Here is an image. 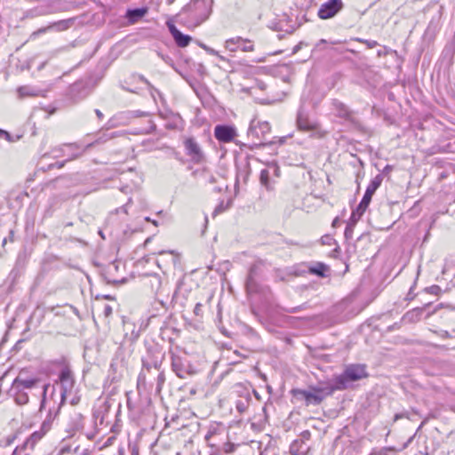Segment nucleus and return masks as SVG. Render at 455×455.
<instances>
[{
    "instance_id": "nucleus-48",
    "label": "nucleus",
    "mask_w": 455,
    "mask_h": 455,
    "mask_svg": "<svg viewBox=\"0 0 455 455\" xmlns=\"http://www.w3.org/2000/svg\"><path fill=\"white\" fill-rule=\"evenodd\" d=\"M338 220H338V218H336V219L333 220V222H332V226H335V225L337 224Z\"/></svg>"
},
{
    "instance_id": "nucleus-17",
    "label": "nucleus",
    "mask_w": 455,
    "mask_h": 455,
    "mask_svg": "<svg viewBox=\"0 0 455 455\" xmlns=\"http://www.w3.org/2000/svg\"><path fill=\"white\" fill-rule=\"evenodd\" d=\"M12 391L13 392L14 401L17 404L23 405L28 402V395L26 390H19V388H13L12 386Z\"/></svg>"
},
{
    "instance_id": "nucleus-20",
    "label": "nucleus",
    "mask_w": 455,
    "mask_h": 455,
    "mask_svg": "<svg viewBox=\"0 0 455 455\" xmlns=\"http://www.w3.org/2000/svg\"><path fill=\"white\" fill-rule=\"evenodd\" d=\"M422 313L423 310L421 308H414L403 315V320L408 323L418 322L421 318Z\"/></svg>"
},
{
    "instance_id": "nucleus-36",
    "label": "nucleus",
    "mask_w": 455,
    "mask_h": 455,
    "mask_svg": "<svg viewBox=\"0 0 455 455\" xmlns=\"http://www.w3.org/2000/svg\"><path fill=\"white\" fill-rule=\"evenodd\" d=\"M112 314V307L109 305L104 306V315L109 316Z\"/></svg>"
},
{
    "instance_id": "nucleus-34",
    "label": "nucleus",
    "mask_w": 455,
    "mask_h": 455,
    "mask_svg": "<svg viewBox=\"0 0 455 455\" xmlns=\"http://www.w3.org/2000/svg\"><path fill=\"white\" fill-rule=\"evenodd\" d=\"M203 48L204 50H206L210 54L212 55H215V56H218L220 57V59H222L221 56H220L219 52L217 51H215L214 49H212V48H209V47H206V46H203Z\"/></svg>"
},
{
    "instance_id": "nucleus-21",
    "label": "nucleus",
    "mask_w": 455,
    "mask_h": 455,
    "mask_svg": "<svg viewBox=\"0 0 455 455\" xmlns=\"http://www.w3.org/2000/svg\"><path fill=\"white\" fill-rule=\"evenodd\" d=\"M147 12H148V10L146 8H138V9H133V10H128L127 17L129 18L131 22L134 23L140 18H142L147 13Z\"/></svg>"
},
{
    "instance_id": "nucleus-1",
    "label": "nucleus",
    "mask_w": 455,
    "mask_h": 455,
    "mask_svg": "<svg viewBox=\"0 0 455 455\" xmlns=\"http://www.w3.org/2000/svg\"><path fill=\"white\" fill-rule=\"evenodd\" d=\"M212 8V0H191L182 9V13L187 15L189 26L197 27L210 17Z\"/></svg>"
},
{
    "instance_id": "nucleus-18",
    "label": "nucleus",
    "mask_w": 455,
    "mask_h": 455,
    "mask_svg": "<svg viewBox=\"0 0 455 455\" xmlns=\"http://www.w3.org/2000/svg\"><path fill=\"white\" fill-rule=\"evenodd\" d=\"M44 435L40 431H35L24 443V447L33 450L38 441H40Z\"/></svg>"
},
{
    "instance_id": "nucleus-14",
    "label": "nucleus",
    "mask_w": 455,
    "mask_h": 455,
    "mask_svg": "<svg viewBox=\"0 0 455 455\" xmlns=\"http://www.w3.org/2000/svg\"><path fill=\"white\" fill-rule=\"evenodd\" d=\"M158 255L161 259H157V265L161 267V263L164 265L176 266L179 263L180 256L173 251H159Z\"/></svg>"
},
{
    "instance_id": "nucleus-6",
    "label": "nucleus",
    "mask_w": 455,
    "mask_h": 455,
    "mask_svg": "<svg viewBox=\"0 0 455 455\" xmlns=\"http://www.w3.org/2000/svg\"><path fill=\"white\" fill-rule=\"evenodd\" d=\"M172 368L180 379H185L187 376L196 373V371L186 359L176 355H172Z\"/></svg>"
},
{
    "instance_id": "nucleus-41",
    "label": "nucleus",
    "mask_w": 455,
    "mask_h": 455,
    "mask_svg": "<svg viewBox=\"0 0 455 455\" xmlns=\"http://www.w3.org/2000/svg\"><path fill=\"white\" fill-rule=\"evenodd\" d=\"M403 417V414H395V420H397V419H401Z\"/></svg>"
},
{
    "instance_id": "nucleus-2",
    "label": "nucleus",
    "mask_w": 455,
    "mask_h": 455,
    "mask_svg": "<svg viewBox=\"0 0 455 455\" xmlns=\"http://www.w3.org/2000/svg\"><path fill=\"white\" fill-rule=\"evenodd\" d=\"M336 390L334 386L312 387L308 390L293 389L291 391L293 396L297 400H304L306 405H317L322 403L326 395H331Z\"/></svg>"
},
{
    "instance_id": "nucleus-15",
    "label": "nucleus",
    "mask_w": 455,
    "mask_h": 455,
    "mask_svg": "<svg viewBox=\"0 0 455 455\" xmlns=\"http://www.w3.org/2000/svg\"><path fill=\"white\" fill-rule=\"evenodd\" d=\"M38 382L39 381L36 379H22L21 376H18L14 379L12 385L13 388H19V390H27L35 387Z\"/></svg>"
},
{
    "instance_id": "nucleus-11",
    "label": "nucleus",
    "mask_w": 455,
    "mask_h": 455,
    "mask_svg": "<svg viewBox=\"0 0 455 455\" xmlns=\"http://www.w3.org/2000/svg\"><path fill=\"white\" fill-rule=\"evenodd\" d=\"M215 138L222 143H229L237 136L236 129L229 125H217L214 128Z\"/></svg>"
},
{
    "instance_id": "nucleus-46",
    "label": "nucleus",
    "mask_w": 455,
    "mask_h": 455,
    "mask_svg": "<svg viewBox=\"0 0 455 455\" xmlns=\"http://www.w3.org/2000/svg\"><path fill=\"white\" fill-rule=\"evenodd\" d=\"M325 43H326V40H324V39H321V40L319 41L318 44H325Z\"/></svg>"
},
{
    "instance_id": "nucleus-32",
    "label": "nucleus",
    "mask_w": 455,
    "mask_h": 455,
    "mask_svg": "<svg viewBox=\"0 0 455 455\" xmlns=\"http://www.w3.org/2000/svg\"><path fill=\"white\" fill-rule=\"evenodd\" d=\"M194 314L197 316L203 315V305L201 303H196L194 308Z\"/></svg>"
},
{
    "instance_id": "nucleus-19",
    "label": "nucleus",
    "mask_w": 455,
    "mask_h": 455,
    "mask_svg": "<svg viewBox=\"0 0 455 455\" xmlns=\"http://www.w3.org/2000/svg\"><path fill=\"white\" fill-rule=\"evenodd\" d=\"M297 124L299 129L301 131H312L316 128L315 124L309 122L307 118L303 116L301 114L298 116Z\"/></svg>"
},
{
    "instance_id": "nucleus-13",
    "label": "nucleus",
    "mask_w": 455,
    "mask_h": 455,
    "mask_svg": "<svg viewBox=\"0 0 455 455\" xmlns=\"http://www.w3.org/2000/svg\"><path fill=\"white\" fill-rule=\"evenodd\" d=\"M168 28H169V31L171 33V35L172 36L176 44L179 46V47H187L189 43L191 42L192 40V37L188 35H184L182 34L176 27L175 25L171 22V21H167L166 23Z\"/></svg>"
},
{
    "instance_id": "nucleus-50",
    "label": "nucleus",
    "mask_w": 455,
    "mask_h": 455,
    "mask_svg": "<svg viewBox=\"0 0 455 455\" xmlns=\"http://www.w3.org/2000/svg\"><path fill=\"white\" fill-rule=\"evenodd\" d=\"M176 455H181L180 452H177Z\"/></svg>"
},
{
    "instance_id": "nucleus-49",
    "label": "nucleus",
    "mask_w": 455,
    "mask_h": 455,
    "mask_svg": "<svg viewBox=\"0 0 455 455\" xmlns=\"http://www.w3.org/2000/svg\"><path fill=\"white\" fill-rule=\"evenodd\" d=\"M6 243V238L4 239L3 244L4 245Z\"/></svg>"
},
{
    "instance_id": "nucleus-26",
    "label": "nucleus",
    "mask_w": 455,
    "mask_h": 455,
    "mask_svg": "<svg viewBox=\"0 0 455 455\" xmlns=\"http://www.w3.org/2000/svg\"><path fill=\"white\" fill-rule=\"evenodd\" d=\"M50 26L48 25L47 27H44V28H38L37 30L34 31L31 35H30V38L31 39H36L38 36L42 35V34H44L48 31H50Z\"/></svg>"
},
{
    "instance_id": "nucleus-38",
    "label": "nucleus",
    "mask_w": 455,
    "mask_h": 455,
    "mask_svg": "<svg viewBox=\"0 0 455 455\" xmlns=\"http://www.w3.org/2000/svg\"><path fill=\"white\" fill-rule=\"evenodd\" d=\"M64 148H65V149H69V150H73V149L79 150V148L75 144L65 145Z\"/></svg>"
},
{
    "instance_id": "nucleus-40",
    "label": "nucleus",
    "mask_w": 455,
    "mask_h": 455,
    "mask_svg": "<svg viewBox=\"0 0 455 455\" xmlns=\"http://www.w3.org/2000/svg\"><path fill=\"white\" fill-rule=\"evenodd\" d=\"M95 114L97 115V116H98L100 119H101V118L103 117V114H102V113H101V111H100V110H99V109H96V110H95Z\"/></svg>"
},
{
    "instance_id": "nucleus-31",
    "label": "nucleus",
    "mask_w": 455,
    "mask_h": 455,
    "mask_svg": "<svg viewBox=\"0 0 455 455\" xmlns=\"http://www.w3.org/2000/svg\"><path fill=\"white\" fill-rule=\"evenodd\" d=\"M227 207L224 206V204L223 202L220 203L215 209H214V212L212 213V216L215 217L217 216L219 213H221L223 212L224 211H226Z\"/></svg>"
},
{
    "instance_id": "nucleus-47",
    "label": "nucleus",
    "mask_w": 455,
    "mask_h": 455,
    "mask_svg": "<svg viewBox=\"0 0 455 455\" xmlns=\"http://www.w3.org/2000/svg\"><path fill=\"white\" fill-rule=\"evenodd\" d=\"M57 164H58V168H61V167H63V165H64V164H63V163H58Z\"/></svg>"
},
{
    "instance_id": "nucleus-28",
    "label": "nucleus",
    "mask_w": 455,
    "mask_h": 455,
    "mask_svg": "<svg viewBox=\"0 0 455 455\" xmlns=\"http://www.w3.org/2000/svg\"><path fill=\"white\" fill-rule=\"evenodd\" d=\"M354 227L355 225H353L351 222H349L347 226L345 229V237L347 239H351L353 237Z\"/></svg>"
},
{
    "instance_id": "nucleus-37",
    "label": "nucleus",
    "mask_w": 455,
    "mask_h": 455,
    "mask_svg": "<svg viewBox=\"0 0 455 455\" xmlns=\"http://www.w3.org/2000/svg\"><path fill=\"white\" fill-rule=\"evenodd\" d=\"M339 115L340 116H343V117H347L348 116V111H347V109L346 108L342 107L340 111H339Z\"/></svg>"
},
{
    "instance_id": "nucleus-4",
    "label": "nucleus",
    "mask_w": 455,
    "mask_h": 455,
    "mask_svg": "<svg viewBox=\"0 0 455 455\" xmlns=\"http://www.w3.org/2000/svg\"><path fill=\"white\" fill-rule=\"evenodd\" d=\"M367 376L365 367L363 365H350L342 375L335 379V389H344L347 387V381H355Z\"/></svg>"
},
{
    "instance_id": "nucleus-29",
    "label": "nucleus",
    "mask_w": 455,
    "mask_h": 455,
    "mask_svg": "<svg viewBox=\"0 0 455 455\" xmlns=\"http://www.w3.org/2000/svg\"><path fill=\"white\" fill-rule=\"evenodd\" d=\"M391 448L384 447L379 450H372L369 455H387L388 451H391Z\"/></svg>"
},
{
    "instance_id": "nucleus-44",
    "label": "nucleus",
    "mask_w": 455,
    "mask_h": 455,
    "mask_svg": "<svg viewBox=\"0 0 455 455\" xmlns=\"http://www.w3.org/2000/svg\"><path fill=\"white\" fill-rule=\"evenodd\" d=\"M325 238H326V239H325V241H323V243H328V240H331V239L330 236H326Z\"/></svg>"
},
{
    "instance_id": "nucleus-9",
    "label": "nucleus",
    "mask_w": 455,
    "mask_h": 455,
    "mask_svg": "<svg viewBox=\"0 0 455 455\" xmlns=\"http://www.w3.org/2000/svg\"><path fill=\"white\" fill-rule=\"evenodd\" d=\"M184 146L186 149L187 155L190 157V159L196 164L201 163L204 155L200 147V145L193 138H188L184 141Z\"/></svg>"
},
{
    "instance_id": "nucleus-22",
    "label": "nucleus",
    "mask_w": 455,
    "mask_h": 455,
    "mask_svg": "<svg viewBox=\"0 0 455 455\" xmlns=\"http://www.w3.org/2000/svg\"><path fill=\"white\" fill-rule=\"evenodd\" d=\"M366 208L362 206L361 204H358L356 209H355L350 216L349 222H351L353 225H355L357 221L361 219V217L365 212Z\"/></svg>"
},
{
    "instance_id": "nucleus-10",
    "label": "nucleus",
    "mask_w": 455,
    "mask_h": 455,
    "mask_svg": "<svg viewBox=\"0 0 455 455\" xmlns=\"http://www.w3.org/2000/svg\"><path fill=\"white\" fill-rule=\"evenodd\" d=\"M225 47L230 52H235L238 48H240L243 52L254 51V45L252 42L241 36H236L226 40Z\"/></svg>"
},
{
    "instance_id": "nucleus-3",
    "label": "nucleus",
    "mask_w": 455,
    "mask_h": 455,
    "mask_svg": "<svg viewBox=\"0 0 455 455\" xmlns=\"http://www.w3.org/2000/svg\"><path fill=\"white\" fill-rule=\"evenodd\" d=\"M59 384L60 386V393L58 395V401L56 402L57 409H60L68 395H73L76 390L75 384L74 375L68 367H64L59 375Z\"/></svg>"
},
{
    "instance_id": "nucleus-51",
    "label": "nucleus",
    "mask_w": 455,
    "mask_h": 455,
    "mask_svg": "<svg viewBox=\"0 0 455 455\" xmlns=\"http://www.w3.org/2000/svg\"><path fill=\"white\" fill-rule=\"evenodd\" d=\"M454 411H455V408H454Z\"/></svg>"
},
{
    "instance_id": "nucleus-5",
    "label": "nucleus",
    "mask_w": 455,
    "mask_h": 455,
    "mask_svg": "<svg viewBox=\"0 0 455 455\" xmlns=\"http://www.w3.org/2000/svg\"><path fill=\"white\" fill-rule=\"evenodd\" d=\"M269 133L270 125L267 122L259 120H252L251 122L248 137L251 138L255 144H265Z\"/></svg>"
},
{
    "instance_id": "nucleus-42",
    "label": "nucleus",
    "mask_w": 455,
    "mask_h": 455,
    "mask_svg": "<svg viewBox=\"0 0 455 455\" xmlns=\"http://www.w3.org/2000/svg\"><path fill=\"white\" fill-rule=\"evenodd\" d=\"M431 290H433V292L435 291V290H439L438 286H432Z\"/></svg>"
},
{
    "instance_id": "nucleus-35",
    "label": "nucleus",
    "mask_w": 455,
    "mask_h": 455,
    "mask_svg": "<svg viewBox=\"0 0 455 455\" xmlns=\"http://www.w3.org/2000/svg\"><path fill=\"white\" fill-rule=\"evenodd\" d=\"M26 448L24 447V445H22L21 447H18L12 451V455H22V452Z\"/></svg>"
},
{
    "instance_id": "nucleus-30",
    "label": "nucleus",
    "mask_w": 455,
    "mask_h": 455,
    "mask_svg": "<svg viewBox=\"0 0 455 455\" xmlns=\"http://www.w3.org/2000/svg\"><path fill=\"white\" fill-rule=\"evenodd\" d=\"M70 397L69 403L72 405H76L80 402V396L77 394V390H75L73 395H68Z\"/></svg>"
},
{
    "instance_id": "nucleus-27",
    "label": "nucleus",
    "mask_w": 455,
    "mask_h": 455,
    "mask_svg": "<svg viewBox=\"0 0 455 455\" xmlns=\"http://www.w3.org/2000/svg\"><path fill=\"white\" fill-rule=\"evenodd\" d=\"M52 427V421L51 419H45L42 425H41V427H40V431L45 435L46 433H48L50 431Z\"/></svg>"
},
{
    "instance_id": "nucleus-43",
    "label": "nucleus",
    "mask_w": 455,
    "mask_h": 455,
    "mask_svg": "<svg viewBox=\"0 0 455 455\" xmlns=\"http://www.w3.org/2000/svg\"><path fill=\"white\" fill-rule=\"evenodd\" d=\"M325 238H326V239H325V241H323V243H328V240H331V239L330 236H326Z\"/></svg>"
},
{
    "instance_id": "nucleus-33",
    "label": "nucleus",
    "mask_w": 455,
    "mask_h": 455,
    "mask_svg": "<svg viewBox=\"0 0 455 455\" xmlns=\"http://www.w3.org/2000/svg\"><path fill=\"white\" fill-rule=\"evenodd\" d=\"M235 446L232 443H225L223 446V450L226 453H230L234 451Z\"/></svg>"
},
{
    "instance_id": "nucleus-25",
    "label": "nucleus",
    "mask_w": 455,
    "mask_h": 455,
    "mask_svg": "<svg viewBox=\"0 0 455 455\" xmlns=\"http://www.w3.org/2000/svg\"><path fill=\"white\" fill-rule=\"evenodd\" d=\"M259 181H260V184L263 187H265L267 189H270L271 188L270 181H269V172H268V170H267V169L261 170L260 176H259Z\"/></svg>"
},
{
    "instance_id": "nucleus-8",
    "label": "nucleus",
    "mask_w": 455,
    "mask_h": 455,
    "mask_svg": "<svg viewBox=\"0 0 455 455\" xmlns=\"http://www.w3.org/2000/svg\"><path fill=\"white\" fill-rule=\"evenodd\" d=\"M343 7L341 0H328L318 10V17L327 20L334 17Z\"/></svg>"
},
{
    "instance_id": "nucleus-24",
    "label": "nucleus",
    "mask_w": 455,
    "mask_h": 455,
    "mask_svg": "<svg viewBox=\"0 0 455 455\" xmlns=\"http://www.w3.org/2000/svg\"><path fill=\"white\" fill-rule=\"evenodd\" d=\"M17 93L20 99H23L25 97L35 96L36 93L34 90H32L29 86H20L17 89Z\"/></svg>"
},
{
    "instance_id": "nucleus-16",
    "label": "nucleus",
    "mask_w": 455,
    "mask_h": 455,
    "mask_svg": "<svg viewBox=\"0 0 455 455\" xmlns=\"http://www.w3.org/2000/svg\"><path fill=\"white\" fill-rule=\"evenodd\" d=\"M75 20H76L75 18H70V19L61 20L53 22V23L49 25L50 26V29L51 30H56V31H59V32L65 31V30L68 29L69 28H71L74 25Z\"/></svg>"
},
{
    "instance_id": "nucleus-7",
    "label": "nucleus",
    "mask_w": 455,
    "mask_h": 455,
    "mask_svg": "<svg viewBox=\"0 0 455 455\" xmlns=\"http://www.w3.org/2000/svg\"><path fill=\"white\" fill-rule=\"evenodd\" d=\"M58 395H56L55 387H51L50 384L43 386V397L40 404V411L48 408L49 411H59L57 409Z\"/></svg>"
},
{
    "instance_id": "nucleus-12",
    "label": "nucleus",
    "mask_w": 455,
    "mask_h": 455,
    "mask_svg": "<svg viewBox=\"0 0 455 455\" xmlns=\"http://www.w3.org/2000/svg\"><path fill=\"white\" fill-rule=\"evenodd\" d=\"M382 180H383V178L381 175H377L374 179L371 180V181L368 185L366 191L364 193V196L359 204H361L362 206H363L366 209L368 208V206L371 201V197H372L373 194L379 188V186L382 183Z\"/></svg>"
},
{
    "instance_id": "nucleus-45",
    "label": "nucleus",
    "mask_w": 455,
    "mask_h": 455,
    "mask_svg": "<svg viewBox=\"0 0 455 455\" xmlns=\"http://www.w3.org/2000/svg\"><path fill=\"white\" fill-rule=\"evenodd\" d=\"M325 238H326V239H325V241H323V243H328V240H331V239L330 236H326Z\"/></svg>"
},
{
    "instance_id": "nucleus-23",
    "label": "nucleus",
    "mask_w": 455,
    "mask_h": 455,
    "mask_svg": "<svg viewBox=\"0 0 455 455\" xmlns=\"http://www.w3.org/2000/svg\"><path fill=\"white\" fill-rule=\"evenodd\" d=\"M310 273L315 274L319 276H324L328 267L323 263H316L315 266L310 267Z\"/></svg>"
},
{
    "instance_id": "nucleus-39",
    "label": "nucleus",
    "mask_w": 455,
    "mask_h": 455,
    "mask_svg": "<svg viewBox=\"0 0 455 455\" xmlns=\"http://www.w3.org/2000/svg\"><path fill=\"white\" fill-rule=\"evenodd\" d=\"M83 152H84V150L79 151V152H77V153H74V154L69 157V159H75V158H76V157L80 156L83 154Z\"/></svg>"
}]
</instances>
